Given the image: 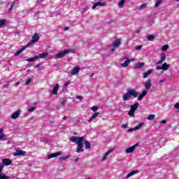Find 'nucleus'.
<instances>
[{
    "instance_id": "obj_1",
    "label": "nucleus",
    "mask_w": 179,
    "mask_h": 179,
    "mask_svg": "<svg viewBox=\"0 0 179 179\" xmlns=\"http://www.w3.org/2000/svg\"><path fill=\"white\" fill-rule=\"evenodd\" d=\"M38 40H40V36L37 33L34 34V36H32V39L31 40V41L28 43L26 46H23L21 49L17 51L15 53L14 57H17L20 55V54H22L23 51H24V50L27 48V47H30L31 44H36V43H37Z\"/></svg>"
},
{
    "instance_id": "obj_2",
    "label": "nucleus",
    "mask_w": 179,
    "mask_h": 179,
    "mask_svg": "<svg viewBox=\"0 0 179 179\" xmlns=\"http://www.w3.org/2000/svg\"><path fill=\"white\" fill-rule=\"evenodd\" d=\"M138 94H139V92L134 89L127 90V92L122 96L123 101H128L131 97L135 99L138 97Z\"/></svg>"
},
{
    "instance_id": "obj_3",
    "label": "nucleus",
    "mask_w": 179,
    "mask_h": 179,
    "mask_svg": "<svg viewBox=\"0 0 179 179\" xmlns=\"http://www.w3.org/2000/svg\"><path fill=\"white\" fill-rule=\"evenodd\" d=\"M69 141L70 142H73V143H76L77 145H82L85 141V137L72 136L69 138Z\"/></svg>"
},
{
    "instance_id": "obj_4",
    "label": "nucleus",
    "mask_w": 179,
    "mask_h": 179,
    "mask_svg": "<svg viewBox=\"0 0 179 179\" xmlns=\"http://www.w3.org/2000/svg\"><path fill=\"white\" fill-rule=\"evenodd\" d=\"M139 107V103H135L134 104L131 105L130 107V110L128 113V115L129 117H135V111L136 110H138Z\"/></svg>"
},
{
    "instance_id": "obj_5",
    "label": "nucleus",
    "mask_w": 179,
    "mask_h": 179,
    "mask_svg": "<svg viewBox=\"0 0 179 179\" xmlns=\"http://www.w3.org/2000/svg\"><path fill=\"white\" fill-rule=\"evenodd\" d=\"M69 52H72V50H64L62 52L57 53L55 55V58H57V59L64 58V57H66L67 54H69Z\"/></svg>"
},
{
    "instance_id": "obj_6",
    "label": "nucleus",
    "mask_w": 179,
    "mask_h": 179,
    "mask_svg": "<svg viewBox=\"0 0 179 179\" xmlns=\"http://www.w3.org/2000/svg\"><path fill=\"white\" fill-rule=\"evenodd\" d=\"M26 155H27V152L20 149H16L13 153V156H26Z\"/></svg>"
},
{
    "instance_id": "obj_7",
    "label": "nucleus",
    "mask_w": 179,
    "mask_h": 179,
    "mask_svg": "<svg viewBox=\"0 0 179 179\" xmlns=\"http://www.w3.org/2000/svg\"><path fill=\"white\" fill-rule=\"evenodd\" d=\"M169 68H170V64L167 63H164L162 66H157L156 69L158 71H160V69H163V71H168Z\"/></svg>"
},
{
    "instance_id": "obj_8",
    "label": "nucleus",
    "mask_w": 179,
    "mask_h": 179,
    "mask_svg": "<svg viewBox=\"0 0 179 179\" xmlns=\"http://www.w3.org/2000/svg\"><path fill=\"white\" fill-rule=\"evenodd\" d=\"M145 90L148 92V90H150L152 87V80L148 79L145 83H143Z\"/></svg>"
},
{
    "instance_id": "obj_9",
    "label": "nucleus",
    "mask_w": 179,
    "mask_h": 179,
    "mask_svg": "<svg viewBox=\"0 0 179 179\" xmlns=\"http://www.w3.org/2000/svg\"><path fill=\"white\" fill-rule=\"evenodd\" d=\"M20 113H21L20 110H18L15 111L10 116V118L12 120H17V118H19V117H20Z\"/></svg>"
},
{
    "instance_id": "obj_10",
    "label": "nucleus",
    "mask_w": 179,
    "mask_h": 179,
    "mask_svg": "<svg viewBox=\"0 0 179 179\" xmlns=\"http://www.w3.org/2000/svg\"><path fill=\"white\" fill-rule=\"evenodd\" d=\"M142 127H143V123H139L138 126L129 129L128 132H132L134 131H138V129H141V128H142Z\"/></svg>"
},
{
    "instance_id": "obj_11",
    "label": "nucleus",
    "mask_w": 179,
    "mask_h": 179,
    "mask_svg": "<svg viewBox=\"0 0 179 179\" xmlns=\"http://www.w3.org/2000/svg\"><path fill=\"white\" fill-rule=\"evenodd\" d=\"M120 45H121V39H119V38L113 41L112 43V46L115 47V48H118Z\"/></svg>"
},
{
    "instance_id": "obj_12",
    "label": "nucleus",
    "mask_w": 179,
    "mask_h": 179,
    "mask_svg": "<svg viewBox=\"0 0 179 179\" xmlns=\"http://www.w3.org/2000/svg\"><path fill=\"white\" fill-rule=\"evenodd\" d=\"M134 61H135V59H128L125 61L124 63L121 64V66L122 68H127V66H128L131 62H134Z\"/></svg>"
},
{
    "instance_id": "obj_13",
    "label": "nucleus",
    "mask_w": 179,
    "mask_h": 179,
    "mask_svg": "<svg viewBox=\"0 0 179 179\" xmlns=\"http://www.w3.org/2000/svg\"><path fill=\"white\" fill-rule=\"evenodd\" d=\"M2 164L4 166H10V164H12V160H10V159L4 158L2 159Z\"/></svg>"
},
{
    "instance_id": "obj_14",
    "label": "nucleus",
    "mask_w": 179,
    "mask_h": 179,
    "mask_svg": "<svg viewBox=\"0 0 179 179\" xmlns=\"http://www.w3.org/2000/svg\"><path fill=\"white\" fill-rule=\"evenodd\" d=\"M146 94H148V91H146L145 90H143L138 97V101H141L143 99V97H145V96H146Z\"/></svg>"
},
{
    "instance_id": "obj_15",
    "label": "nucleus",
    "mask_w": 179,
    "mask_h": 179,
    "mask_svg": "<svg viewBox=\"0 0 179 179\" xmlns=\"http://www.w3.org/2000/svg\"><path fill=\"white\" fill-rule=\"evenodd\" d=\"M138 147V144H136L131 147L128 148L126 149V153H132L135 149Z\"/></svg>"
},
{
    "instance_id": "obj_16",
    "label": "nucleus",
    "mask_w": 179,
    "mask_h": 179,
    "mask_svg": "<svg viewBox=\"0 0 179 179\" xmlns=\"http://www.w3.org/2000/svg\"><path fill=\"white\" fill-rule=\"evenodd\" d=\"M166 61V53L162 52L161 53V59L156 63L157 65H159L162 64V62H164Z\"/></svg>"
},
{
    "instance_id": "obj_17",
    "label": "nucleus",
    "mask_w": 179,
    "mask_h": 179,
    "mask_svg": "<svg viewBox=\"0 0 179 179\" xmlns=\"http://www.w3.org/2000/svg\"><path fill=\"white\" fill-rule=\"evenodd\" d=\"M79 71H80V68H79L78 66H76L71 71V75L72 76L78 75L79 73Z\"/></svg>"
},
{
    "instance_id": "obj_18",
    "label": "nucleus",
    "mask_w": 179,
    "mask_h": 179,
    "mask_svg": "<svg viewBox=\"0 0 179 179\" xmlns=\"http://www.w3.org/2000/svg\"><path fill=\"white\" fill-rule=\"evenodd\" d=\"M58 89H59V85L56 84L52 90V94H58Z\"/></svg>"
},
{
    "instance_id": "obj_19",
    "label": "nucleus",
    "mask_w": 179,
    "mask_h": 179,
    "mask_svg": "<svg viewBox=\"0 0 179 179\" xmlns=\"http://www.w3.org/2000/svg\"><path fill=\"white\" fill-rule=\"evenodd\" d=\"M6 135L3 134V129H0V141H6Z\"/></svg>"
},
{
    "instance_id": "obj_20",
    "label": "nucleus",
    "mask_w": 179,
    "mask_h": 179,
    "mask_svg": "<svg viewBox=\"0 0 179 179\" xmlns=\"http://www.w3.org/2000/svg\"><path fill=\"white\" fill-rule=\"evenodd\" d=\"M58 156H61V152L52 153V154L48 155V159H52L54 157H58Z\"/></svg>"
},
{
    "instance_id": "obj_21",
    "label": "nucleus",
    "mask_w": 179,
    "mask_h": 179,
    "mask_svg": "<svg viewBox=\"0 0 179 179\" xmlns=\"http://www.w3.org/2000/svg\"><path fill=\"white\" fill-rule=\"evenodd\" d=\"M85 150L83 149V144H78L77 145V153H82Z\"/></svg>"
},
{
    "instance_id": "obj_22",
    "label": "nucleus",
    "mask_w": 179,
    "mask_h": 179,
    "mask_svg": "<svg viewBox=\"0 0 179 179\" xmlns=\"http://www.w3.org/2000/svg\"><path fill=\"white\" fill-rule=\"evenodd\" d=\"M99 115H100V113H95L94 114H93L91 117L88 120V122H92V121H93V120L96 119V117H98Z\"/></svg>"
},
{
    "instance_id": "obj_23",
    "label": "nucleus",
    "mask_w": 179,
    "mask_h": 179,
    "mask_svg": "<svg viewBox=\"0 0 179 179\" xmlns=\"http://www.w3.org/2000/svg\"><path fill=\"white\" fill-rule=\"evenodd\" d=\"M96 6H106V3L96 2V3L92 6V9L94 10Z\"/></svg>"
},
{
    "instance_id": "obj_24",
    "label": "nucleus",
    "mask_w": 179,
    "mask_h": 179,
    "mask_svg": "<svg viewBox=\"0 0 179 179\" xmlns=\"http://www.w3.org/2000/svg\"><path fill=\"white\" fill-rule=\"evenodd\" d=\"M138 171H131L130 173H128L127 175L126 179L130 178V177H132V176H135V174H138Z\"/></svg>"
},
{
    "instance_id": "obj_25",
    "label": "nucleus",
    "mask_w": 179,
    "mask_h": 179,
    "mask_svg": "<svg viewBox=\"0 0 179 179\" xmlns=\"http://www.w3.org/2000/svg\"><path fill=\"white\" fill-rule=\"evenodd\" d=\"M113 152V150H110L109 151H108L102 157L101 159V162H104V160H107V157H108V155H110V153Z\"/></svg>"
},
{
    "instance_id": "obj_26",
    "label": "nucleus",
    "mask_w": 179,
    "mask_h": 179,
    "mask_svg": "<svg viewBox=\"0 0 179 179\" xmlns=\"http://www.w3.org/2000/svg\"><path fill=\"white\" fill-rule=\"evenodd\" d=\"M151 73H153V69H150L148 71L144 73L143 79H146Z\"/></svg>"
},
{
    "instance_id": "obj_27",
    "label": "nucleus",
    "mask_w": 179,
    "mask_h": 179,
    "mask_svg": "<svg viewBox=\"0 0 179 179\" xmlns=\"http://www.w3.org/2000/svg\"><path fill=\"white\" fill-rule=\"evenodd\" d=\"M125 2H127V0H120L118 3V6L120 9L124 7V5H125Z\"/></svg>"
},
{
    "instance_id": "obj_28",
    "label": "nucleus",
    "mask_w": 179,
    "mask_h": 179,
    "mask_svg": "<svg viewBox=\"0 0 179 179\" xmlns=\"http://www.w3.org/2000/svg\"><path fill=\"white\" fill-rule=\"evenodd\" d=\"M36 57H38V58H42V59L47 58L48 57V53L47 52L41 53L38 56H36Z\"/></svg>"
},
{
    "instance_id": "obj_29",
    "label": "nucleus",
    "mask_w": 179,
    "mask_h": 179,
    "mask_svg": "<svg viewBox=\"0 0 179 179\" xmlns=\"http://www.w3.org/2000/svg\"><path fill=\"white\" fill-rule=\"evenodd\" d=\"M145 65V63L143 62H140V63H138L136 66H135V69H139L141 68H142V66H143Z\"/></svg>"
},
{
    "instance_id": "obj_30",
    "label": "nucleus",
    "mask_w": 179,
    "mask_h": 179,
    "mask_svg": "<svg viewBox=\"0 0 179 179\" xmlns=\"http://www.w3.org/2000/svg\"><path fill=\"white\" fill-rule=\"evenodd\" d=\"M36 59H38V57L35 56L34 57L27 59V62H33L36 61Z\"/></svg>"
},
{
    "instance_id": "obj_31",
    "label": "nucleus",
    "mask_w": 179,
    "mask_h": 179,
    "mask_svg": "<svg viewBox=\"0 0 179 179\" xmlns=\"http://www.w3.org/2000/svg\"><path fill=\"white\" fill-rule=\"evenodd\" d=\"M84 143H85V149H86V150L90 149V146H91L90 142H89L88 141H85L84 142Z\"/></svg>"
},
{
    "instance_id": "obj_32",
    "label": "nucleus",
    "mask_w": 179,
    "mask_h": 179,
    "mask_svg": "<svg viewBox=\"0 0 179 179\" xmlns=\"http://www.w3.org/2000/svg\"><path fill=\"white\" fill-rule=\"evenodd\" d=\"M146 6H148L147 3H143L140 6L138 7V9H139V10H143V9H145L146 8Z\"/></svg>"
},
{
    "instance_id": "obj_33",
    "label": "nucleus",
    "mask_w": 179,
    "mask_h": 179,
    "mask_svg": "<svg viewBox=\"0 0 179 179\" xmlns=\"http://www.w3.org/2000/svg\"><path fill=\"white\" fill-rule=\"evenodd\" d=\"M6 24V20L3 19L0 20V27H2V26H5Z\"/></svg>"
},
{
    "instance_id": "obj_34",
    "label": "nucleus",
    "mask_w": 179,
    "mask_h": 179,
    "mask_svg": "<svg viewBox=\"0 0 179 179\" xmlns=\"http://www.w3.org/2000/svg\"><path fill=\"white\" fill-rule=\"evenodd\" d=\"M148 41H153L155 40V36L153 35H148Z\"/></svg>"
},
{
    "instance_id": "obj_35",
    "label": "nucleus",
    "mask_w": 179,
    "mask_h": 179,
    "mask_svg": "<svg viewBox=\"0 0 179 179\" xmlns=\"http://www.w3.org/2000/svg\"><path fill=\"white\" fill-rule=\"evenodd\" d=\"M169 50V45H163L161 50L162 51H167Z\"/></svg>"
},
{
    "instance_id": "obj_36",
    "label": "nucleus",
    "mask_w": 179,
    "mask_h": 179,
    "mask_svg": "<svg viewBox=\"0 0 179 179\" xmlns=\"http://www.w3.org/2000/svg\"><path fill=\"white\" fill-rule=\"evenodd\" d=\"M162 0H157V2L155 5V8H159V6L162 3Z\"/></svg>"
},
{
    "instance_id": "obj_37",
    "label": "nucleus",
    "mask_w": 179,
    "mask_h": 179,
    "mask_svg": "<svg viewBox=\"0 0 179 179\" xmlns=\"http://www.w3.org/2000/svg\"><path fill=\"white\" fill-rule=\"evenodd\" d=\"M155 115H150L148 117V120H149V121H152V120H155Z\"/></svg>"
},
{
    "instance_id": "obj_38",
    "label": "nucleus",
    "mask_w": 179,
    "mask_h": 179,
    "mask_svg": "<svg viewBox=\"0 0 179 179\" xmlns=\"http://www.w3.org/2000/svg\"><path fill=\"white\" fill-rule=\"evenodd\" d=\"M9 178H10L9 176H5V175H1L0 173V179H9Z\"/></svg>"
},
{
    "instance_id": "obj_39",
    "label": "nucleus",
    "mask_w": 179,
    "mask_h": 179,
    "mask_svg": "<svg viewBox=\"0 0 179 179\" xmlns=\"http://www.w3.org/2000/svg\"><path fill=\"white\" fill-rule=\"evenodd\" d=\"M71 85V82L68 81L67 83L64 84V89H66V87H68V86H69Z\"/></svg>"
},
{
    "instance_id": "obj_40",
    "label": "nucleus",
    "mask_w": 179,
    "mask_h": 179,
    "mask_svg": "<svg viewBox=\"0 0 179 179\" xmlns=\"http://www.w3.org/2000/svg\"><path fill=\"white\" fill-rule=\"evenodd\" d=\"M91 110H92V111H94V113H96V112L97 111V110H99V107L92 106V107L91 108Z\"/></svg>"
},
{
    "instance_id": "obj_41",
    "label": "nucleus",
    "mask_w": 179,
    "mask_h": 179,
    "mask_svg": "<svg viewBox=\"0 0 179 179\" xmlns=\"http://www.w3.org/2000/svg\"><path fill=\"white\" fill-rule=\"evenodd\" d=\"M3 167H5V165L2 163L0 164V174L2 173V170H3Z\"/></svg>"
},
{
    "instance_id": "obj_42",
    "label": "nucleus",
    "mask_w": 179,
    "mask_h": 179,
    "mask_svg": "<svg viewBox=\"0 0 179 179\" xmlns=\"http://www.w3.org/2000/svg\"><path fill=\"white\" fill-rule=\"evenodd\" d=\"M70 156L69 155H67L66 157H62L59 158V160H66L68 159H69Z\"/></svg>"
},
{
    "instance_id": "obj_43",
    "label": "nucleus",
    "mask_w": 179,
    "mask_h": 179,
    "mask_svg": "<svg viewBox=\"0 0 179 179\" xmlns=\"http://www.w3.org/2000/svg\"><path fill=\"white\" fill-rule=\"evenodd\" d=\"M135 50H136V51H140V50H142V45L136 46Z\"/></svg>"
},
{
    "instance_id": "obj_44",
    "label": "nucleus",
    "mask_w": 179,
    "mask_h": 179,
    "mask_svg": "<svg viewBox=\"0 0 179 179\" xmlns=\"http://www.w3.org/2000/svg\"><path fill=\"white\" fill-rule=\"evenodd\" d=\"M31 83V78L27 79L25 83L26 86H27V85H30Z\"/></svg>"
},
{
    "instance_id": "obj_45",
    "label": "nucleus",
    "mask_w": 179,
    "mask_h": 179,
    "mask_svg": "<svg viewBox=\"0 0 179 179\" xmlns=\"http://www.w3.org/2000/svg\"><path fill=\"white\" fill-rule=\"evenodd\" d=\"M36 110L35 107H32L29 109H28L29 113H33V111H34Z\"/></svg>"
},
{
    "instance_id": "obj_46",
    "label": "nucleus",
    "mask_w": 179,
    "mask_h": 179,
    "mask_svg": "<svg viewBox=\"0 0 179 179\" xmlns=\"http://www.w3.org/2000/svg\"><path fill=\"white\" fill-rule=\"evenodd\" d=\"M159 122H160V124H167V120H163L159 121Z\"/></svg>"
},
{
    "instance_id": "obj_47",
    "label": "nucleus",
    "mask_w": 179,
    "mask_h": 179,
    "mask_svg": "<svg viewBox=\"0 0 179 179\" xmlns=\"http://www.w3.org/2000/svg\"><path fill=\"white\" fill-rule=\"evenodd\" d=\"M174 107L175 108H176V110H179V103H176Z\"/></svg>"
},
{
    "instance_id": "obj_48",
    "label": "nucleus",
    "mask_w": 179,
    "mask_h": 179,
    "mask_svg": "<svg viewBox=\"0 0 179 179\" xmlns=\"http://www.w3.org/2000/svg\"><path fill=\"white\" fill-rule=\"evenodd\" d=\"M128 127V124H124L121 125V128H127Z\"/></svg>"
},
{
    "instance_id": "obj_49",
    "label": "nucleus",
    "mask_w": 179,
    "mask_h": 179,
    "mask_svg": "<svg viewBox=\"0 0 179 179\" xmlns=\"http://www.w3.org/2000/svg\"><path fill=\"white\" fill-rule=\"evenodd\" d=\"M13 6H15V3H13L11 5L10 8L9 9V11H10V12L13 9Z\"/></svg>"
},
{
    "instance_id": "obj_50",
    "label": "nucleus",
    "mask_w": 179,
    "mask_h": 179,
    "mask_svg": "<svg viewBox=\"0 0 179 179\" xmlns=\"http://www.w3.org/2000/svg\"><path fill=\"white\" fill-rule=\"evenodd\" d=\"M85 12H87V8H85L82 10V13H85Z\"/></svg>"
},
{
    "instance_id": "obj_51",
    "label": "nucleus",
    "mask_w": 179,
    "mask_h": 179,
    "mask_svg": "<svg viewBox=\"0 0 179 179\" xmlns=\"http://www.w3.org/2000/svg\"><path fill=\"white\" fill-rule=\"evenodd\" d=\"M78 100H83V97L80 96H77Z\"/></svg>"
},
{
    "instance_id": "obj_52",
    "label": "nucleus",
    "mask_w": 179,
    "mask_h": 179,
    "mask_svg": "<svg viewBox=\"0 0 179 179\" xmlns=\"http://www.w3.org/2000/svg\"><path fill=\"white\" fill-rule=\"evenodd\" d=\"M65 104H66V101L64 100V101L61 103V105H62V106H64Z\"/></svg>"
},
{
    "instance_id": "obj_53",
    "label": "nucleus",
    "mask_w": 179,
    "mask_h": 179,
    "mask_svg": "<svg viewBox=\"0 0 179 179\" xmlns=\"http://www.w3.org/2000/svg\"><path fill=\"white\" fill-rule=\"evenodd\" d=\"M115 48H117L113 47V48H111V49H110V51H111L112 52H114V51H115Z\"/></svg>"
},
{
    "instance_id": "obj_54",
    "label": "nucleus",
    "mask_w": 179,
    "mask_h": 179,
    "mask_svg": "<svg viewBox=\"0 0 179 179\" xmlns=\"http://www.w3.org/2000/svg\"><path fill=\"white\" fill-rule=\"evenodd\" d=\"M64 30H65V31H68V30H69V27H65L64 28Z\"/></svg>"
},
{
    "instance_id": "obj_55",
    "label": "nucleus",
    "mask_w": 179,
    "mask_h": 179,
    "mask_svg": "<svg viewBox=\"0 0 179 179\" xmlns=\"http://www.w3.org/2000/svg\"><path fill=\"white\" fill-rule=\"evenodd\" d=\"M40 66H41V64H36L35 66V68H40Z\"/></svg>"
},
{
    "instance_id": "obj_56",
    "label": "nucleus",
    "mask_w": 179,
    "mask_h": 179,
    "mask_svg": "<svg viewBox=\"0 0 179 179\" xmlns=\"http://www.w3.org/2000/svg\"><path fill=\"white\" fill-rule=\"evenodd\" d=\"M165 81H166V80H160L159 83H163V82H165Z\"/></svg>"
},
{
    "instance_id": "obj_57",
    "label": "nucleus",
    "mask_w": 179,
    "mask_h": 179,
    "mask_svg": "<svg viewBox=\"0 0 179 179\" xmlns=\"http://www.w3.org/2000/svg\"><path fill=\"white\" fill-rule=\"evenodd\" d=\"M63 120H68V117H66V116H64V117H63Z\"/></svg>"
},
{
    "instance_id": "obj_58",
    "label": "nucleus",
    "mask_w": 179,
    "mask_h": 179,
    "mask_svg": "<svg viewBox=\"0 0 179 179\" xmlns=\"http://www.w3.org/2000/svg\"><path fill=\"white\" fill-rule=\"evenodd\" d=\"M19 85H20V83H19V82H17V83H15V86H19Z\"/></svg>"
},
{
    "instance_id": "obj_59",
    "label": "nucleus",
    "mask_w": 179,
    "mask_h": 179,
    "mask_svg": "<svg viewBox=\"0 0 179 179\" xmlns=\"http://www.w3.org/2000/svg\"><path fill=\"white\" fill-rule=\"evenodd\" d=\"M75 162H79V158H76V159H75Z\"/></svg>"
},
{
    "instance_id": "obj_60",
    "label": "nucleus",
    "mask_w": 179,
    "mask_h": 179,
    "mask_svg": "<svg viewBox=\"0 0 179 179\" xmlns=\"http://www.w3.org/2000/svg\"><path fill=\"white\" fill-rule=\"evenodd\" d=\"M90 76H91V78L94 76V73H92Z\"/></svg>"
},
{
    "instance_id": "obj_61",
    "label": "nucleus",
    "mask_w": 179,
    "mask_h": 179,
    "mask_svg": "<svg viewBox=\"0 0 179 179\" xmlns=\"http://www.w3.org/2000/svg\"><path fill=\"white\" fill-rule=\"evenodd\" d=\"M123 59H127V57H124Z\"/></svg>"
},
{
    "instance_id": "obj_62",
    "label": "nucleus",
    "mask_w": 179,
    "mask_h": 179,
    "mask_svg": "<svg viewBox=\"0 0 179 179\" xmlns=\"http://www.w3.org/2000/svg\"><path fill=\"white\" fill-rule=\"evenodd\" d=\"M177 1V2H178L179 1V0H176Z\"/></svg>"
},
{
    "instance_id": "obj_63",
    "label": "nucleus",
    "mask_w": 179,
    "mask_h": 179,
    "mask_svg": "<svg viewBox=\"0 0 179 179\" xmlns=\"http://www.w3.org/2000/svg\"><path fill=\"white\" fill-rule=\"evenodd\" d=\"M87 179H90V178H87Z\"/></svg>"
}]
</instances>
